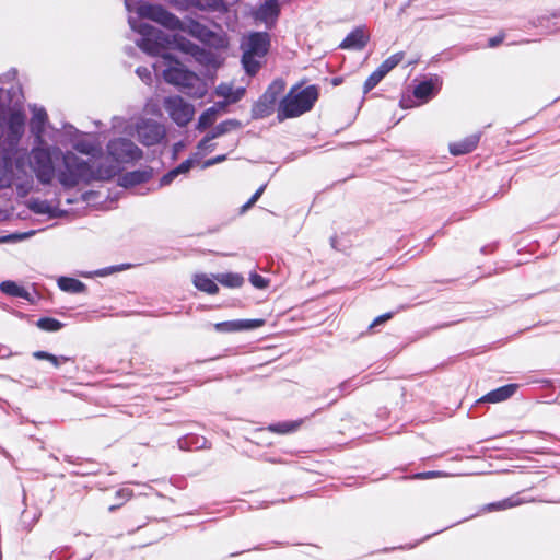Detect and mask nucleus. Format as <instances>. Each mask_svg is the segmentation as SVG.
<instances>
[{
	"label": "nucleus",
	"mask_w": 560,
	"mask_h": 560,
	"mask_svg": "<svg viewBox=\"0 0 560 560\" xmlns=\"http://www.w3.org/2000/svg\"><path fill=\"white\" fill-rule=\"evenodd\" d=\"M319 96V89L315 84L301 89L298 83L287 95L282 96V119L295 118L310 112Z\"/></svg>",
	"instance_id": "nucleus-1"
},
{
	"label": "nucleus",
	"mask_w": 560,
	"mask_h": 560,
	"mask_svg": "<svg viewBox=\"0 0 560 560\" xmlns=\"http://www.w3.org/2000/svg\"><path fill=\"white\" fill-rule=\"evenodd\" d=\"M62 165L57 170L59 183L68 188L77 186L80 182L91 183L97 179L92 166L73 152L61 154Z\"/></svg>",
	"instance_id": "nucleus-2"
},
{
	"label": "nucleus",
	"mask_w": 560,
	"mask_h": 560,
	"mask_svg": "<svg viewBox=\"0 0 560 560\" xmlns=\"http://www.w3.org/2000/svg\"><path fill=\"white\" fill-rule=\"evenodd\" d=\"M270 47V37L266 32H254L241 42L242 63L247 74L255 75L261 67L260 60Z\"/></svg>",
	"instance_id": "nucleus-3"
},
{
	"label": "nucleus",
	"mask_w": 560,
	"mask_h": 560,
	"mask_svg": "<svg viewBox=\"0 0 560 560\" xmlns=\"http://www.w3.org/2000/svg\"><path fill=\"white\" fill-rule=\"evenodd\" d=\"M170 65L163 71V78L167 83L182 88L191 97L200 98L206 94V86L202 80L194 72L185 69L183 65L174 59H166Z\"/></svg>",
	"instance_id": "nucleus-4"
},
{
	"label": "nucleus",
	"mask_w": 560,
	"mask_h": 560,
	"mask_svg": "<svg viewBox=\"0 0 560 560\" xmlns=\"http://www.w3.org/2000/svg\"><path fill=\"white\" fill-rule=\"evenodd\" d=\"M139 33L142 35V38L137 43L140 49L152 56H162L165 60L172 59L171 54L163 52L170 43L168 36L163 31L143 23L139 26Z\"/></svg>",
	"instance_id": "nucleus-5"
},
{
	"label": "nucleus",
	"mask_w": 560,
	"mask_h": 560,
	"mask_svg": "<svg viewBox=\"0 0 560 560\" xmlns=\"http://www.w3.org/2000/svg\"><path fill=\"white\" fill-rule=\"evenodd\" d=\"M30 165L37 179L43 184H50L56 175L52 156L48 149H33L30 154Z\"/></svg>",
	"instance_id": "nucleus-6"
},
{
	"label": "nucleus",
	"mask_w": 560,
	"mask_h": 560,
	"mask_svg": "<svg viewBox=\"0 0 560 560\" xmlns=\"http://www.w3.org/2000/svg\"><path fill=\"white\" fill-rule=\"evenodd\" d=\"M163 106L172 120L180 127L187 126L195 115L194 106L179 95L165 97Z\"/></svg>",
	"instance_id": "nucleus-7"
},
{
	"label": "nucleus",
	"mask_w": 560,
	"mask_h": 560,
	"mask_svg": "<svg viewBox=\"0 0 560 560\" xmlns=\"http://www.w3.org/2000/svg\"><path fill=\"white\" fill-rule=\"evenodd\" d=\"M108 153L120 163H128L140 160L142 151L131 140L117 138L107 144Z\"/></svg>",
	"instance_id": "nucleus-8"
},
{
	"label": "nucleus",
	"mask_w": 560,
	"mask_h": 560,
	"mask_svg": "<svg viewBox=\"0 0 560 560\" xmlns=\"http://www.w3.org/2000/svg\"><path fill=\"white\" fill-rule=\"evenodd\" d=\"M280 95V83L275 80L267 91L259 97L252 108V116L255 119L265 118L271 115L278 104Z\"/></svg>",
	"instance_id": "nucleus-9"
},
{
	"label": "nucleus",
	"mask_w": 560,
	"mask_h": 560,
	"mask_svg": "<svg viewBox=\"0 0 560 560\" xmlns=\"http://www.w3.org/2000/svg\"><path fill=\"white\" fill-rule=\"evenodd\" d=\"M160 259H161V257H159V256L141 254V255L136 256L133 258V261H127V262H121V264H117V265H112V266L100 268V269L92 270V271H81V272H79V275L83 278H89V279L94 278V277H107L115 272L125 271V270H128V269L137 267V266H141L147 262H155Z\"/></svg>",
	"instance_id": "nucleus-10"
},
{
	"label": "nucleus",
	"mask_w": 560,
	"mask_h": 560,
	"mask_svg": "<svg viewBox=\"0 0 560 560\" xmlns=\"http://www.w3.org/2000/svg\"><path fill=\"white\" fill-rule=\"evenodd\" d=\"M404 57L405 52L398 51L386 58L364 81L363 94L373 90L389 71L402 61Z\"/></svg>",
	"instance_id": "nucleus-11"
},
{
	"label": "nucleus",
	"mask_w": 560,
	"mask_h": 560,
	"mask_svg": "<svg viewBox=\"0 0 560 560\" xmlns=\"http://www.w3.org/2000/svg\"><path fill=\"white\" fill-rule=\"evenodd\" d=\"M443 80L438 74H431L428 79L420 81L413 89V96L420 104L428 103L435 97L442 89Z\"/></svg>",
	"instance_id": "nucleus-12"
},
{
	"label": "nucleus",
	"mask_w": 560,
	"mask_h": 560,
	"mask_svg": "<svg viewBox=\"0 0 560 560\" xmlns=\"http://www.w3.org/2000/svg\"><path fill=\"white\" fill-rule=\"evenodd\" d=\"M137 132L139 141L147 147L160 143L165 137L164 127L156 121L143 122L138 127Z\"/></svg>",
	"instance_id": "nucleus-13"
},
{
	"label": "nucleus",
	"mask_w": 560,
	"mask_h": 560,
	"mask_svg": "<svg viewBox=\"0 0 560 560\" xmlns=\"http://www.w3.org/2000/svg\"><path fill=\"white\" fill-rule=\"evenodd\" d=\"M241 127V122L236 119H228V120H224L222 122H220L219 125H217L212 130L211 132H209L199 143H198V149L200 150H203V149H210L212 150L214 144H209L208 143L212 140V139H215L229 131H231L232 129H236V128H240Z\"/></svg>",
	"instance_id": "nucleus-14"
},
{
	"label": "nucleus",
	"mask_w": 560,
	"mask_h": 560,
	"mask_svg": "<svg viewBox=\"0 0 560 560\" xmlns=\"http://www.w3.org/2000/svg\"><path fill=\"white\" fill-rule=\"evenodd\" d=\"M480 137H481V132H475V133H471V135L465 137L464 139L459 140V141L452 142L448 145V151L454 156L468 154L477 148V145L480 141Z\"/></svg>",
	"instance_id": "nucleus-15"
},
{
	"label": "nucleus",
	"mask_w": 560,
	"mask_h": 560,
	"mask_svg": "<svg viewBox=\"0 0 560 560\" xmlns=\"http://www.w3.org/2000/svg\"><path fill=\"white\" fill-rule=\"evenodd\" d=\"M370 36L362 27L353 28L339 44L341 49L362 50L369 43Z\"/></svg>",
	"instance_id": "nucleus-16"
},
{
	"label": "nucleus",
	"mask_w": 560,
	"mask_h": 560,
	"mask_svg": "<svg viewBox=\"0 0 560 560\" xmlns=\"http://www.w3.org/2000/svg\"><path fill=\"white\" fill-rule=\"evenodd\" d=\"M140 14L164 25L172 24L176 18L161 5L148 4L140 7Z\"/></svg>",
	"instance_id": "nucleus-17"
},
{
	"label": "nucleus",
	"mask_w": 560,
	"mask_h": 560,
	"mask_svg": "<svg viewBox=\"0 0 560 560\" xmlns=\"http://www.w3.org/2000/svg\"><path fill=\"white\" fill-rule=\"evenodd\" d=\"M0 291L11 298L23 299L31 304L36 303V299L22 285L13 280H4L0 283Z\"/></svg>",
	"instance_id": "nucleus-18"
},
{
	"label": "nucleus",
	"mask_w": 560,
	"mask_h": 560,
	"mask_svg": "<svg viewBox=\"0 0 560 560\" xmlns=\"http://www.w3.org/2000/svg\"><path fill=\"white\" fill-rule=\"evenodd\" d=\"M517 387H518L517 384L503 385L499 388H495V389L487 393L485 396H482L479 399V401L480 402H492V404L504 401L515 394Z\"/></svg>",
	"instance_id": "nucleus-19"
},
{
	"label": "nucleus",
	"mask_w": 560,
	"mask_h": 560,
	"mask_svg": "<svg viewBox=\"0 0 560 560\" xmlns=\"http://www.w3.org/2000/svg\"><path fill=\"white\" fill-rule=\"evenodd\" d=\"M194 287L201 292L214 295L219 292L218 281L214 279V273L211 276L200 272L195 273L192 277Z\"/></svg>",
	"instance_id": "nucleus-20"
},
{
	"label": "nucleus",
	"mask_w": 560,
	"mask_h": 560,
	"mask_svg": "<svg viewBox=\"0 0 560 560\" xmlns=\"http://www.w3.org/2000/svg\"><path fill=\"white\" fill-rule=\"evenodd\" d=\"M208 440L195 433H188L177 440V445L183 451H197L201 448H209Z\"/></svg>",
	"instance_id": "nucleus-21"
},
{
	"label": "nucleus",
	"mask_w": 560,
	"mask_h": 560,
	"mask_svg": "<svg viewBox=\"0 0 560 560\" xmlns=\"http://www.w3.org/2000/svg\"><path fill=\"white\" fill-rule=\"evenodd\" d=\"M57 285L61 291L73 294L84 293L88 289L85 283L68 276H60L57 279Z\"/></svg>",
	"instance_id": "nucleus-22"
},
{
	"label": "nucleus",
	"mask_w": 560,
	"mask_h": 560,
	"mask_svg": "<svg viewBox=\"0 0 560 560\" xmlns=\"http://www.w3.org/2000/svg\"><path fill=\"white\" fill-rule=\"evenodd\" d=\"M214 279L229 289H238L245 283V278L238 272H218L214 273Z\"/></svg>",
	"instance_id": "nucleus-23"
},
{
	"label": "nucleus",
	"mask_w": 560,
	"mask_h": 560,
	"mask_svg": "<svg viewBox=\"0 0 560 560\" xmlns=\"http://www.w3.org/2000/svg\"><path fill=\"white\" fill-rule=\"evenodd\" d=\"M366 376L365 377H362V378H358V377H351V378H348L343 382H341L339 385H338V392H339V395L336 396L329 404L327 407H330L332 406L339 397H342L345 395H348L350 394L351 392L355 390L357 388H359L360 386H362L363 384H365L368 381H366Z\"/></svg>",
	"instance_id": "nucleus-24"
},
{
	"label": "nucleus",
	"mask_w": 560,
	"mask_h": 560,
	"mask_svg": "<svg viewBox=\"0 0 560 560\" xmlns=\"http://www.w3.org/2000/svg\"><path fill=\"white\" fill-rule=\"evenodd\" d=\"M9 130L10 133L19 139L24 132L25 115L22 112H12L9 116Z\"/></svg>",
	"instance_id": "nucleus-25"
},
{
	"label": "nucleus",
	"mask_w": 560,
	"mask_h": 560,
	"mask_svg": "<svg viewBox=\"0 0 560 560\" xmlns=\"http://www.w3.org/2000/svg\"><path fill=\"white\" fill-rule=\"evenodd\" d=\"M522 503V500L518 499L516 495H512L509 498H505L500 501L491 502L482 506V512H494V511H502L508 510L514 506H517Z\"/></svg>",
	"instance_id": "nucleus-26"
},
{
	"label": "nucleus",
	"mask_w": 560,
	"mask_h": 560,
	"mask_svg": "<svg viewBox=\"0 0 560 560\" xmlns=\"http://www.w3.org/2000/svg\"><path fill=\"white\" fill-rule=\"evenodd\" d=\"M33 358L37 360H47L49 361L55 368H59L62 363L66 362H72L74 363V358L67 357V355H55L48 351L45 350H37L33 352Z\"/></svg>",
	"instance_id": "nucleus-27"
},
{
	"label": "nucleus",
	"mask_w": 560,
	"mask_h": 560,
	"mask_svg": "<svg viewBox=\"0 0 560 560\" xmlns=\"http://www.w3.org/2000/svg\"><path fill=\"white\" fill-rule=\"evenodd\" d=\"M36 327L43 331L47 332H56L62 329L66 324L49 316H43L38 318L35 323Z\"/></svg>",
	"instance_id": "nucleus-28"
},
{
	"label": "nucleus",
	"mask_w": 560,
	"mask_h": 560,
	"mask_svg": "<svg viewBox=\"0 0 560 560\" xmlns=\"http://www.w3.org/2000/svg\"><path fill=\"white\" fill-rule=\"evenodd\" d=\"M218 116V109L215 106H212L208 109H206L198 119L197 129L205 130L206 128L213 125Z\"/></svg>",
	"instance_id": "nucleus-29"
},
{
	"label": "nucleus",
	"mask_w": 560,
	"mask_h": 560,
	"mask_svg": "<svg viewBox=\"0 0 560 560\" xmlns=\"http://www.w3.org/2000/svg\"><path fill=\"white\" fill-rule=\"evenodd\" d=\"M79 466V469L72 470L70 474L73 476H90L100 471L98 465L92 459L82 458V465Z\"/></svg>",
	"instance_id": "nucleus-30"
},
{
	"label": "nucleus",
	"mask_w": 560,
	"mask_h": 560,
	"mask_svg": "<svg viewBox=\"0 0 560 560\" xmlns=\"http://www.w3.org/2000/svg\"><path fill=\"white\" fill-rule=\"evenodd\" d=\"M266 320L262 318L236 319V332L254 330L258 327L264 326Z\"/></svg>",
	"instance_id": "nucleus-31"
},
{
	"label": "nucleus",
	"mask_w": 560,
	"mask_h": 560,
	"mask_svg": "<svg viewBox=\"0 0 560 560\" xmlns=\"http://www.w3.org/2000/svg\"><path fill=\"white\" fill-rule=\"evenodd\" d=\"M40 513L37 509H35L32 513L27 510L22 511L21 513V524L27 530H30L33 525L38 521Z\"/></svg>",
	"instance_id": "nucleus-32"
},
{
	"label": "nucleus",
	"mask_w": 560,
	"mask_h": 560,
	"mask_svg": "<svg viewBox=\"0 0 560 560\" xmlns=\"http://www.w3.org/2000/svg\"><path fill=\"white\" fill-rule=\"evenodd\" d=\"M248 280L255 289L264 290L269 285V279L262 277L256 271L249 273Z\"/></svg>",
	"instance_id": "nucleus-33"
},
{
	"label": "nucleus",
	"mask_w": 560,
	"mask_h": 560,
	"mask_svg": "<svg viewBox=\"0 0 560 560\" xmlns=\"http://www.w3.org/2000/svg\"><path fill=\"white\" fill-rule=\"evenodd\" d=\"M213 327L215 331L221 334L236 332V319L219 322Z\"/></svg>",
	"instance_id": "nucleus-34"
},
{
	"label": "nucleus",
	"mask_w": 560,
	"mask_h": 560,
	"mask_svg": "<svg viewBox=\"0 0 560 560\" xmlns=\"http://www.w3.org/2000/svg\"><path fill=\"white\" fill-rule=\"evenodd\" d=\"M305 419L282 421V434H289L298 431Z\"/></svg>",
	"instance_id": "nucleus-35"
},
{
	"label": "nucleus",
	"mask_w": 560,
	"mask_h": 560,
	"mask_svg": "<svg viewBox=\"0 0 560 560\" xmlns=\"http://www.w3.org/2000/svg\"><path fill=\"white\" fill-rule=\"evenodd\" d=\"M180 49L187 54H190L191 56L196 57L197 59L205 54V50L200 48L198 45H195L190 42L182 43Z\"/></svg>",
	"instance_id": "nucleus-36"
},
{
	"label": "nucleus",
	"mask_w": 560,
	"mask_h": 560,
	"mask_svg": "<svg viewBox=\"0 0 560 560\" xmlns=\"http://www.w3.org/2000/svg\"><path fill=\"white\" fill-rule=\"evenodd\" d=\"M442 476H445V474L442 471L429 470V471L417 472L412 476H404L402 479H432V478H438V477H442Z\"/></svg>",
	"instance_id": "nucleus-37"
},
{
	"label": "nucleus",
	"mask_w": 560,
	"mask_h": 560,
	"mask_svg": "<svg viewBox=\"0 0 560 560\" xmlns=\"http://www.w3.org/2000/svg\"><path fill=\"white\" fill-rule=\"evenodd\" d=\"M407 307H408V306H406V305H401V306H399V307H398V310H397L396 312H387V313H385V314H382V315L377 316V317L372 322V324L370 325V328H373L374 326H377V325H380V324H382V323H385L386 320H388V319L393 318V316H394L396 313H398V312H399V311H401V310H406Z\"/></svg>",
	"instance_id": "nucleus-38"
},
{
	"label": "nucleus",
	"mask_w": 560,
	"mask_h": 560,
	"mask_svg": "<svg viewBox=\"0 0 560 560\" xmlns=\"http://www.w3.org/2000/svg\"><path fill=\"white\" fill-rule=\"evenodd\" d=\"M265 190V186H260L256 191L255 194L249 198V200L247 202H245L242 207H241V213H244L246 212L249 208H252L255 202L260 198V196L262 195Z\"/></svg>",
	"instance_id": "nucleus-39"
},
{
	"label": "nucleus",
	"mask_w": 560,
	"mask_h": 560,
	"mask_svg": "<svg viewBox=\"0 0 560 560\" xmlns=\"http://www.w3.org/2000/svg\"><path fill=\"white\" fill-rule=\"evenodd\" d=\"M125 179L132 185L140 184L145 180V175L139 171L130 172L125 176Z\"/></svg>",
	"instance_id": "nucleus-40"
},
{
	"label": "nucleus",
	"mask_w": 560,
	"mask_h": 560,
	"mask_svg": "<svg viewBox=\"0 0 560 560\" xmlns=\"http://www.w3.org/2000/svg\"><path fill=\"white\" fill-rule=\"evenodd\" d=\"M228 90H229V92H221V95H223L228 100V103L237 102L238 100H241V97L243 96V94L245 92L244 89H240L235 93H232L230 88Z\"/></svg>",
	"instance_id": "nucleus-41"
},
{
	"label": "nucleus",
	"mask_w": 560,
	"mask_h": 560,
	"mask_svg": "<svg viewBox=\"0 0 560 560\" xmlns=\"http://www.w3.org/2000/svg\"><path fill=\"white\" fill-rule=\"evenodd\" d=\"M192 160L191 159H187L185 161H183L178 166H176L174 170V172L176 173V175L178 176L179 174H185V173H188L189 170L191 168L192 166Z\"/></svg>",
	"instance_id": "nucleus-42"
},
{
	"label": "nucleus",
	"mask_w": 560,
	"mask_h": 560,
	"mask_svg": "<svg viewBox=\"0 0 560 560\" xmlns=\"http://www.w3.org/2000/svg\"><path fill=\"white\" fill-rule=\"evenodd\" d=\"M225 160H226V155H225V154L217 155V156H214V158H211V159L206 160V161L203 162L202 167H203V168H206V167H210V166H212V165H214V164H219V163H221V162H223V161H225Z\"/></svg>",
	"instance_id": "nucleus-43"
},
{
	"label": "nucleus",
	"mask_w": 560,
	"mask_h": 560,
	"mask_svg": "<svg viewBox=\"0 0 560 560\" xmlns=\"http://www.w3.org/2000/svg\"><path fill=\"white\" fill-rule=\"evenodd\" d=\"M175 177H177L176 173L174 172V170H171L161 178V185H170L175 179Z\"/></svg>",
	"instance_id": "nucleus-44"
},
{
	"label": "nucleus",
	"mask_w": 560,
	"mask_h": 560,
	"mask_svg": "<svg viewBox=\"0 0 560 560\" xmlns=\"http://www.w3.org/2000/svg\"><path fill=\"white\" fill-rule=\"evenodd\" d=\"M503 39H504V35H502V34L490 37L488 39V47L494 48V47L499 46L503 42Z\"/></svg>",
	"instance_id": "nucleus-45"
},
{
	"label": "nucleus",
	"mask_w": 560,
	"mask_h": 560,
	"mask_svg": "<svg viewBox=\"0 0 560 560\" xmlns=\"http://www.w3.org/2000/svg\"><path fill=\"white\" fill-rule=\"evenodd\" d=\"M63 460L73 464V465H82V457H74L72 455H65Z\"/></svg>",
	"instance_id": "nucleus-46"
},
{
	"label": "nucleus",
	"mask_w": 560,
	"mask_h": 560,
	"mask_svg": "<svg viewBox=\"0 0 560 560\" xmlns=\"http://www.w3.org/2000/svg\"><path fill=\"white\" fill-rule=\"evenodd\" d=\"M527 262H528L527 259L518 258V259L508 261L506 266L504 268L517 267V266H521V265L527 264Z\"/></svg>",
	"instance_id": "nucleus-47"
},
{
	"label": "nucleus",
	"mask_w": 560,
	"mask_h": 560,
	"mask_svg": "<svg viewBox=\"0 0 560 560\" xmlns=\"http://www.w3.org/2000/svg\"><path fill=\"white\" fill-rule=\"evenodd\" d=\"M116 497L129 499L131 497V491L129 489H119L116 491Z\"/></svg>",
	"instance_id": "nucleus-48"
},
{
	"label": "nucleus",
	"mask_w": 560,
	"mask_h": 560,
	"mask_svg": "<svg viewBox=\"0 0 560 560\" xmlns=\"http://www.w3.org/2000/svg\"><path fill=\"white\" fill-rule=\"evenodd\" d=\"M410 3H411V0H408L406 3L401 4L399 10H398L397 15L401 16L406 12L407 8L410 7Z\"/></svg>",
	"instance_id": "nucleus-49"
},
{
	"label": "nucleus",
	"mask_w": 560,
	"mask_h": 560,
	"mask_svg": "<svg viewBox=\"0 0 560 560\" xmlns=\"http://www.w3.org/2000/svg\"><path fill=\"white\" fill-rule=\"evenodd\" d=\"M267 430L275 433H280V422L270 424Z\"/></svg>",
	"instance_id": "nucleus-50"
},
{
	"label": "nucleus",
	"mask_w": 560,
	"mask_h": 560,
	"mask_svg": "<svg viewBox=\"0 0 560 560\" xmlns=\"http://www.w3.org/2000/svg\"><path fill=\"white\" fill-rule=\"evenodd\" d=\"M342 82H343V78H342V77H334V78H331V80H330V83H331V85H334V86H338V85H340Z\"/></svg>",
	"instance_id": "nucleus-51"
},
{
	"label": "nucleus",
	"mask_w": 560,
	"mask_h": 560,
	"mask_svg": "<svg viewBox=\"0 0 560 560\" xmlns=\"http://www.w3.org/2000/svg\"><path fill=\"white\" fill-rule=\"evenodd\" d=\"M475 48H476V47H475V45H465V46H463L459 50H460V52H462V54H464V52L471 51V50H474Z\"/></svg>",
	"instance_id": "nucleus-52"
},
{
	"label": "nucleus",
	"mask_w": 560,
	"mask_h": 560,
	"mask_svg": "<svg viewBox=\"0 0 560 560\" xmlns=\"http://www.w3.org/2000/svg\"><path fill=\"white\" fill-rule=\"evenodd\" d=\"M226 104H228V101L226 102H218L214 104V106L219 110V109H224Z\"/></svg>",
	"instance_id": "nucleus-53"
},
{
	"label": "nucleus",
	"mask_w": 560,
	"mask_h": 560,
	"mask_svg": "<svg viewBox=\"0 0 560 560\" xmlns=\"http://www.w3.org/2000/svg\"><path fill=\"white\" fill-rule=\"evenodd\" d=\"M399 106L401 108H409L411 105L407 104L406 103V100L402 97L400 101H399Z\"/></svg>",
	"instance_id": "nucleus-54"
},
{
	"label": "nucleus",
	"mask_w": 560,
	"mask_h": 560,
	"mask_svg": "<svg viewBox=\"0 0 560 560\" xmlns=\"http://www.w3.org/2000/svg\"><path fill=\"white\" fill-rule=\"evenodd\" d=\"M560 237V233L559 232H555L553 233V236H552V240L550 241L551 244H555Z\"/></svg>",
	"instance_id": "nucleus-55"
},
{
	"label": "nucleus",
	"mask_w": 560,
	"mask_h": 560,
	"mask_svg": "<svg viewBox=\"0 0 560 560\" xmlns=\"http://www.w3.org/2000/svg\"><path fill=\"white\" fill-rule=\"evenodd\" d=\"M50 560H63V559L59 556V553H52L50 556Z\"/></svg>",
	"instance_id": "nucleus-56"
},
{
	"label": "nucleus",
	"mask_w": 560,
	"mask_h": 560,
	"mask_svg": "<svg viewBox=\"0 0 560 560\" xmlns=\"http://www.w3.org/2000/svg\"><path fill=\"white\" fill-rule=\"evenodd\" d=\"M265 460L270 462V463H278V462H279V459H278V458H275V457H267V456H265Z\"/></svg>",
	"instance_id": "nucleus-57"
},
{
	"label": "nucleus",
	"mask_w": 560,
	"mask_h": 560,
	"mask_svg": "<svg viewBox=\"0 0 560 560\" xmlns=\"http://www.w3.org/2000/svg\"><path fill=\"white\" fill-rule=\"evenodd\" d=\"M527 245H536V246H539L540 243L538 240H534V241H530Z\"/></svg>",
	"instance_id": "nucleus-58"
},
{
	"label": "nucleus",
	"mask_w": 560,
	"mask_h": 560,
	"mask_svg": "<svg viewBox=\"0 0 560 560\" xmlns=\"http://www.w3.org/2000/svg\"><path fill=\"white\" fill-rule=\"evenodd\" d=\"M490 248H491V247L482 246V247H481V252H482L483 254H489V253H490V252H489V249H490Z\"/></svg>",
	"instance_id": "nucleus-59"
},
{
	"label": "nucleus",
	"mask_w": 560,
	"mask_h": 560,
	"mask_svg": "<svg viewBox=\"0 0 560 560\" xmlns=\"http://www.w3.org/2000/svg\"><path fill=\"white\" fill-rule=\"evenodd\" d=\"M336 243V235L330 236V245H335Z\"/></svg>",
	"instance_id": "nucleus-60"
},
{
	"label": "nucleus",
	"mask_w": 560,
	"mask_h": 560,
	"mask_svg": "<svg viewBox=\"0 0 560 560\" xmlns=\"http://www.w3.org/2000/svg\"><path fill=\"white\" fill-rule=\"evenodd\" d=\"M378 412H380L378 413L380 416H385L387 413V410L386 409H380Z\"/></svg>",
	"instance_id": "nucleus-61"
},
{
	"label": "nucleus",
	"mask_w": 560,
	"mask_h": 560,
	"mask_svg": "<svg viewBox=\"0 0 560 560\" xmlns=\"http://www.w3.org/2000/svg\"><path fill=\"white\" fill-rule=\"evenodd\" d=\"M293 160H294V156H293V154H292V155H290V156L285 158V159H284V162H290V161H293Z\"/></svg>",
	"instance_id": "nucleus-62"
},
{
	"label": "nucleus",
	"mask_w": 560,
	"mask_h": 560,
	"mask_svg": "<svg viewBox=\"0 0 560 560\" xmlns=\"http://www.w3.org/2000/svg\"><path fill=\"white\" fill-rule=\"evenodd\" d=\"M517 255H518V256H523V255H528V253L523 252L522 249H520V250L517 252Z\"/></svg>",
	"instance_id": "nucleus-63"
},
{
	"label": "nucleus",
	"mask_w": 560,
	"mask_h": 560,
	"mask_svg": "<svg viewBox=\"0 0 560 560\" xmlns=\"http://www.w3.org/2000/svg\"><path fill=\"white\" fill-rule=\"evenodd\" d=\"M118 506H119V505H110L108 510H109L110 512H113V511H115Z\"/></svg>",
	"instance_id": "nucleus-64"
}]
</instances>
